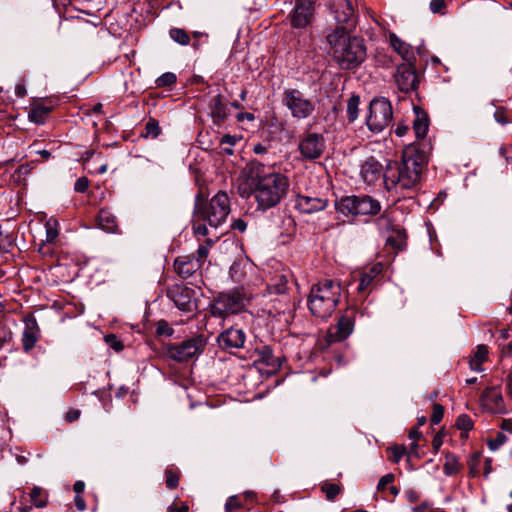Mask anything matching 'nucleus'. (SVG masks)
Here are the masks:
<instances>
[{
	"mask_svg": "<svg viewBox=\"0 0 512 512\" xmlns=\"http://www.w3.org/2000/svg\"><path fill=\"white\" fill-rule=\"evenodd\" d=\"M189 510V507L186 503H182L180 507H177L175 505H170L167 508V512H187Z\"/></svg>",
	"mask_w": 512,
	"mask_h": 512,
	"instance_id": "13d9d810",
	"label": "nucleus"
},
{
	"mask_svg": "<svg viewBox=\"0 0 512 512\" xmlns=\"http://www.w3.org/2000/svg\"><path fill=\"white\" fill-rule=\"evenodd\" d=\"M206 243L207 245L199 246L197 250V257L195 258V260L200 262L201 267L209 254V247L213 245V241L211 239H207Z\"/></svg>",
	"mask_w": 512,
	"mask_h": 512,
	"instance_id": "58836bf2",
	"label": "nucleus"
},
{
	"mask_svg": "<svg viewBox=\"0 0 512 512\" xmlns=\"http://www.w3.org/2000/svg\"><path fill=\"white\" fill-rule=\"evenodd\" d=\"M174 269L182 278H188L196 271L201 269L200 262L195 260L194 256H179L174 261Z\"/></svg>",
	"mask_w": 512,
	"mask_h": 512,
	"instance_id": "a211bd4d",
	"label": "nucleus"
},
{
	"mask_svg": "<svg viewBox=\"0 0 512 512\" xmlns=\"http://www.w3.org/2000/svg\"><path fill=\"white\" fill-rule=\"evenodd\" d=\"M30 501L36 508H44L48 502V495L43 488L35 486L30 492Z\"/></svg>",
	"mask_w": 512,
	"mask_h": 512,
	"instance_id": "c756f323",
	"label": "nucleus"
},
{
	"mask_svg": "<svg viewBox=\"0 0 512 512\" xmlns=\"http://www.w3.org/2000/svg\"><path fill=\"white\" fill-rule=\"evenodd\" d=\"M330 8L338 23H348L354 15L350 0H331Z\"/></svg>",
	"mask_w": 512,
	"mask_h": 512,
	"instance_id": "6ab92c4d",
	"label": "nucleus"
},
{
	"mask_svg": "<svg viewBox=\"0 0 512 512\" xmlns=\"http://www.w3.org/2000/svg\"><path fill=\"white\" fill-rule=\"evenodd\" d=\"M45 230H46L45 241L48 243L54 242L59 235L57 220L50 218L45 224Z\"/></svg>",
	"mask_w": 512,
	"mask_h": 512,
	"instance_id": "2f4dec72",
	"label": "nucleus"
},
{
	"mask_svg": "<svg viewBox=\"0 0 512 512\" xmlns=\"http://www.w3.org/2000/svg\"><path fill=\"white\" fill-rule=\"evenodd\" d=\"M494 118L498 123L502 125H505L509 122L504 108H498L494 113Z\"/></svg>",
	"mask_w": 512,
	"mask_h": 512,
	"instance_id": "09e8293b",
	"label": "nucleus"
},
{
	"mask_svg": "<svg viewBox=\"0 0 512 512\" xmlns=\"http://www.w3.org/2000/svg\"><path fill=\"white\" fill-rule=\"evenodd\" d=\"M316 19L315 2L312 0H295L287 16L290 27L299 33L309 31Z\"/></svg>",
	"mask_w": 512,
	"mask_h": 512,
	"instance_id": "6e6552de",
	"label": "nucleus"
},
{
	"mask_svg": "<svg viewBox=\"0 0 512 512\" xmlns=\"http://www.w3.org/2000/svg\"><path fill=\"white\" fill-rule=\"evenodd\" d=\"M210 110L213 122L217 125L222 124L229 114L227 103L220 94L212 98Z\"/></svg>",
	"mask_w": 512,
	"mask_h": 512,
	"instance_id": "4be33fe9",
	"label": "nucleus"
},
{
	"mask_svg": "<svg viewBox=\"0 0 512 512\" xmlns=\"http://www.w3.org/2000/svg\"><path fill=\"white\" fill-rule=\"evenodd\" d=\"M238 186L241 197H254L257 208L266 211L277 206L287 195L290 181L286 175L252 163L242 172Z\"/></svg>",
	"mask_w": 512,
	"mask_h": 512,
	"instance_id": "f257e3e1",
	"label": "nucleus"
},
{
	"mask_svg": "<svg viewBox=\"0 0 512 512\" xmlns=\"http://www.w3.org/2000/svg\"><path fill=\"white\" fill-rule=\"evenodd\" d=\"M239 140L238 137L236 136H233V135H230V134H225L221 137V140H220V143L222 145L224 144H228L230 146H233L236 144V142Z\"/></svg>",
	"mask_w": 512,
	"mask_h": 512,
	"instance_id": "603ef678",
	"label": "nucleus"
},
{
	"mask_svg": "<svg viewBox=\"0 0 512 512\" xmlns=\"http://www.w3.org/2000/svg\"><path fill=\"white\" fill-rule=\"evenodd\" d=\"M456 426L459 430L469 431L473 427V422L468 415L461 414L456 420Z\"/></svg>",
	"mask_w": 512,
	"mask_h": 512,
	"instance_id": "ea45409f",
	"label": "nucleus"
},
{
	"mask_svg": "<svg viewBox=\"0 0 512 512\" xmlns=\"http://www.w3.org/2000/svg\"><path fill=\"white\" fill-rule=\"evenodd\" d=\"M161 128L157 121L150 119L145 125V133L143 136L156 138L159 136Z\"/></svg>",
	"mask_w": 512,
	"mask_h": 512,
	"instance_id": "e433bc0d",
	"label": "nucleus"
},
{
	"mask_svg": "<svg viewBox=\"0 0 512 512\" xmlns=\"http://www.w3.org/2000/svg\"><path fill=\"white\" fill-rule=\"evenodd\" d=\"M245 332L240 328H229L223 331L218 337L219 346L224 349H239L245 343Z\"/></svg>",
	"mask_w": 512,
	"mask_h": 512,
	"instance_id": "dca6fc26",
	"label": "nucleus"
},
{
	"mask_svg": "<svg viewBox=\"0 0 512 512\" xmlns=\"http://www.w3.org/2000/svg\"><path fill=\"white\" fill-rule=\"evenodd\" d=\"M386 243L396 250H403L406 247V234L404 230L396 229L387 237Z\"/></svg>",
	"mask_w": 512,
	"mask_h": 512,
	"instance_id": "cd10ccee",
	"label": "nucleus"
},
{
	"mask_svg": "<svg viewBox=\"0 0 512 512\" xmlns=\"http://www.w3.org/2000/svg\"><path fill=\"white\" fill-rule=\"evenodd\" d=\"M241 506L237 496H231L226 502V510L229 512L234 509H238Z\"/></svg>",
	"mask_w": 512,
	"mask_h": 512,
	"instance_id": "8fccbe9b",
	"label": "nucleus"
},
{
	"mask_svg": "<svg viewBox=\"0 0 512 512\" xmlns=\"http://www.w3.org/2000/svg\"><path fill=\"white\" fill-rule=\"evenodd\" d=\"M80 417V411L79 410H71L66 414V420L68 422H73L77 420Z\"/></svg>",
	"mask_w": 512,
	"mask_h": 512,
	"instance_id": "e2e57ef3",
	"label": "nucleus"
},
{
	"mask_svg": "<svg viewBox=\"0 0 512 512\" xmlns=\"http://www.w3.org/2000/svg\"><path fill=\"white\" fill-rule=\"evenodd\" d=\"M206 343L207 340L203 335H196L181 343L169 345L166 353L170 359L184 362L202 353Z\"/></svg>",
	"mask_w": 512,
	"mask_h": 512,
	"instance_id": "9b49d317",
	"label": "nucleus"
},
{
	"mask_svg": "<svg viewBox=\"0 0 512 512\" xmlns=\"http://www.w3.org/2000/svg\"><path fill=\"white\" fill-rule=\"evenodd\" d=\"M415 118L413 120V130L418 139H423L429 128V118L426 112L419 108H414Z\"/></svg>",
	"mask_w": 512,
	"mask_h": 512,
	"instance_id": "b1692460",
	"label": "nucleus"
},
{
	"mask_svg": "<svg viewBox=\"0 0 512 512\" xmlns=\"http://www.w3.org/2000/svg\"><path fill=\"white\" fill-rule=\"evenodd\" d=\"M393 480H394V475L393 474L389 473V474L384 475L379 480L377 489L379 491H384L386 489V487L393 482Z\"/></svg>",
	"mask_w": 512,
	"mask_h": 512,
	"instance_id": "de8ad7c7",
	"label": "nucleus"
},
{
	"mask_svg": "<svg viewBox=\"0 0 512 512\" xmlns=\"http://www.w3.org/2000/svg\"><path fill=\"white\" fill-rule=\"evenodd\" d=\"M373 281H374V279H372V276L368 275L366 272H364L360 278V283L357 288L358 292L359 293L366 292L369 289V287L371 286V284L373 283Z\"/></svg>",
	"mask_w": 512,
	"mask_h": 512,
	"instance_id": "a19ab883",
	"label": "nucleus"
},
{
	"mask_svg": "<svg viewBox=\"0 0 512 512\" xmlns=\"http://www.w3.org/2000/svg\"><path fill=\"white\" fill-rule=\"evenodd\" d=\"M282 103L290 111L291 116L297 120L308 119L315 111L312 99L305 97L304 93L298 89H285Z\"/></svg>",
	"mask_w": 512,
	"mask_h": 512,
	"instance_id": "9d476101",
	"label": "nucleus"
},
{
	"mask_svg": "<svg viewBox=\"0 0 512 512\" xmlns=\"http://www.w3.org/2000/svg\"><path fill=\"white\" fill-rule=\"evenodd\" d=\"M445 3L444 0H431L430 2V10L433 13H440L444 8Z\"/></svg>",
	"mask_w": 512,
	"mask_h": 512,
	"instance_id": "3c124183",
	"label": "nucleus"
},
{
	"mask_svg": "<svg viewBox=\"0 0 512 512\" xmlns=\"http://www.w3.org/2000/svg\"><path fill=\"white\" fill-rule=\"evenodd\" d=\"M89 187V180L86 177H80L74 184V190L78 193H84Z\"/></svg>",
	"mask_w": 512,
	"mask_h": 512,
	"instance_id": "a18cd8bd",
	"label": "nucleus"
},
{
	"mask_svg": "<svg viewBox=\"0 0 512 512\" xmlns=\"http://www.w3.org/2000/svg\"><path fill=\"white\" fill-rule=\"evenodd\" d=\"M393 119L391 102L384 98H374L369 105V114L366 124L373 133H380L386 129Z\"/></svg>",
	"mask_w": 512,
	"mask_h": 512,
	"instance_id": "0eeeda50",
	"label": "nucleus"
},
{
	"mask_svg": "<svg viewBox=\"0 0 512 512\" xmlns=\"http://www.w3.org/2000/svg\"><path fill=\"white\" fill-rule=\"evenodd\" d=\"M405 452L406 449L404 447L395 446L391 448L390 460L395 463L399 462L403 455L405 454Z\"/></svg>",
	"mask_w": 512,
	"mask_h": 512,
	"instance_id": "49530a36",
	"label": "nucleus"
},
{
	"mask_svg": "<svg viewBox=\"0 0 512 512\" xmlns=\"http://www.w3.org/2000/svg\"><path fill=\"white\" fill-rule=\"evenodd\" d=\"M250 298L241 288L219 294L210 305L212 316L223 317L227 314L238 313L245 308Z\"/></svg>",
	"mask_w": 512,
	"mask_h": 512,
	"instance_id": "423d86ee",
	"label": "nucleus"
},
{
	"mask_svg": "<svg viewBox=\"0 0 512 512\" xmlns=\"http://www.w3.org/2000/svg\"><path fill=\"white\" fill-rule=\"evenodd\" d=\"M169 296L181 311L192 312L195 309L189 289L177 287L169 292Z\"/></svg>",
	"mask_w": 512,
	"mask_h": 512,
	"instance_id": "aec40b11",
	"label": "nucleus"
},
{
	"mask_svg": "<svg viewBox=\"0 0 512 512\" xmlns=\"http://www.w3.org/2000/svg\"><path fill=\"white\" fill-rule=\"evenodd\" d=\"M74 491L77 493V494H80L84 491V488H85V484L83 481H76L74 483Z\"/></svg>",
	"mask_w": 512,
	"mask_h": 512,
	"instance_id": "69168bd1",
	"label": "nucleus"
},
{
	"mask_svg": "<svg viewBox=\"0 0 512 512\" xmlns=\"http://www.w3.org/2000/svg\"><path fill=\"white\" fill-rule=\"evenodd\" d=\"M382 271V265L380 263H377L373 265L368 272H366L368 275L372 276V279H375Z\"/></svg>",
	"mask_w": 512,
	"mask_h": 512,
	"instance_id": "4d7b16f0",
	"label": "nucleus"
},
{
	"mask_svg": "<svg viewBox=\"0 0 512 512\" xmlns=\"http://www.w3.org/2000/svg\"><path fill=\"white\" fill-rule=\"evenodd\" d=\"M342 292L340 282L324 279L314 284L308 296V308L315 317L326 319L335 311Z\"/></svg>",
	"mask_w": 512,
	"mask_h": 512,
	"instance_id": "39448f33",
	"label": "nucleus"
},
{
	"mask_svg": "<svg viewBox=\"0 0 512 512\" xmlns=\"http://www.w3.org/2000/svg\"><path fill=\"white\" fill-rule=\"evenodd\" d=\"M329 53L341 69L351 70L363 63L366 46L363 39L350 36L343 26H337L326 35Z\"/></svg>",
	"mask_w": 512,
	"mask_h": 512,
	"instance_id": "f03ea898",
	"label": "nucleus"
},
{
	"mask_svg": "<svg viewBox=\"0 0 512 512\" xmlns=\"http://www.w3.org/2000/svg\"><path fill=\"white\" fill-rule=\"evenodd\" d=\"M169 35L175 42L181 45H188L190 42L189 35L183 29L173 28L169 31Z\"/></svg>",
	"mask_w": 512,
	"mask_h": 512,
	"instance_id": "f704fd0d",
	"label": "nucleus"
},
{
	"mask_svg": "<svg viewBox=\"0 0 512 512\" xmlns=\"http://www.w3.org/2000/svg\"><path fill=\"white\" fill-rule=\"evenodd\" d=\"M359 103H360V98H359V96H356V95H353L352 97H350L347 102V115H348V119L350 122L355 121L358 117Z\"/></svg>",
	"mask_w": 512,
	"mask_h": 512,
	"instance_id": "473e14b6",
	"label": "nucleus"
},
{
	"mask_svg": "<svg viewBox=\"0 0 512 512\" xmlns=\"http://www.w3.org/2000/svg\"><path fill=\"white\" fill-rule=\"evenodd\" d=\"M356 310L347 309L338 319L334 326H331L327 332V341L329 343L340 342L348 338L354 330Z\"/></svg>",
	"mask_w": 512,
	"mask_h": 512,
	"instance_id": "ddd939ff",
	"label": "nucleus"
},
{
	"mask_svg": "<svg viewBox=\"0 0 512 512\" xmlns=\"http://www.w3.org/2000/svg\"><path fill=\"white\" fill-rule=\"evenodd\" d=\"M322 491L325 493L328 500L333 501L341 492V487L335 483H325L322 485Z\"/></svg>",
	"mask_w": 512,
	"mask_h": 512,
	"instance_id": "c9c22d12",
	"label": "nucleus"
},
{
	"mask_svg": "<svg viewBox=\"0 0 512 512\" xmlns=\"http://www.w3.org/2000/svg\"><path fill=\"white\" fill-rule=\"evenodd\" d=\"M443 470L444 473L448 476L458 473L460 470V463L458 458L455 455L448 453L445 458Z\"/></svg>",
	"mask_w": 512,
	"mask_h": 512,
	"instance_id": "7c9ffc66",
	"label": "nucleus"
},
{
	"mask_svg": "<svg viewBox=\"0 0 512 512\" xmlns=\"http://www.w3.org/2000/svg\"><path fill=\"white\" fill-rule=\"evenodd\" d=\"M157 333L160 335H162V334L171 335L172 329L168 326V324L166 322H161V323H159V325L157 327Z\"/></svg>",
	"mask_w": 512,
	"mask_h": 512,
	"instance_id": "6e6d98bb",
	"label": "nucleus"
},
{
	"mask_svg": "<svg viewBox=\"0 0 512 512\" xmlns=\"http://www.w3.org/2000/svg\"><path fill=\"white\" fill-rule=\"evenodd\" d=\"M409 438L413 440L414 442L417 441L420 438V432L418 430V427L413 428L409 432Z\"/></svg>",
	"mask_w": 512,
	"mask_h": 512,
	"instance_id": "338daca9",
	"label": "nucleus"
},
{
	"mask_svg": "<svg viewBox=\"0 0 512 512\" xmlns=\"http://www.w3.org/2000/svg\"><path fill=\"white\" fill-rule=\"evenodd\" d=\"M230 213L228 194L219 191L210 200L204 201L198 194L195 200L193 231L196 235L206 236L207 226L217 228L222 225Z\"/></svg>",
	"mask_w": 512,
	"mask_h": 512,
	"instance_id": "7ed1b4c3",
	"label": "nucleus"
},
{
	"mask_svg": "<svg viewBox=\"0 0 512 512\" xmlns=\"http://www.w3.org/2000/svg\"><path fill=\"white\" fill-rule=\"evenodd\" d=\"M38 341L37 324L32 322V326H28L22 335V345L25 351H30Z\"/></svg>",
	"mask_w": 512,
	"mask_h": 512,
	"instance_id": "bb28decb",
	"label": "nucleus"
},
{
	"mask_svg": "<svg viewBox=\"0 0 512 512\" xmlns=\"http://www.w3.org/2000/svg\"><path fill=\"white\" fill-rule=\"evenodd\" d=\"M50 112L51 108L43 105H36L29 111L28 119L35 124H43Z\"/></svg>",
	"mask_w": 512,
	"mask_h": 512,
	"instance_id": "c85d7f7f",
	"label": "nucleus"
},
{
	"mask_svg": "<svg viewBox=\"0 0 512 512\" xmlns=\"http://www.w3.org/2000/svg\"><path fill=\"white\" fill-rule=\"evenodd\" d=\"M480 402L483 409L492 414L506 413L503 396L501 392L494 387H488L482 392Z\"/></svg>",
	"mask_w": 512,
	"mask_h": 512,
	"instance_id": "2eb2a0df",
	"label": "nucleus"
},
{
	"mask_svg": "<svg viewBox=\"0 0 512 512\" xmlns=\"http://www.w3.org/2000/svg\"><path fill=\"white\" fill-rule=\"evenodd\" d=\"M394 80L401 92L408 93L416 89L418 79L413 63L399 65L394 74Z\"/></svg>",
	"mask_w": 512,
	"mask_h": 512,
	"instance_id": "4468645a",
	"label": "nucleus"
},
{
	"mask_svg": "<svg viewBox=\"0 0 512 512\" xmlns=\"http://www.w3.org/2000/svg\"><path fill=\"white\" fill-rule=\"evenodd\" d=\"M177 80V77L172 72H166L158 77L155 81L157 87L171 86Z\"/></svg>",
	"mask_w": 512,
	"mask_h": 512,
	"instance_id": "4c0bfd02",
	"label": "nucleus"
},
{
	"mask_svg": "<svg viewBox=\"0 0 512 512\" xmlns=\"http://www.w3.org/2000/svg\"><path fill=\"white\" fill-rule=\"evenodd\" d=\"M488 359V348L486 345H479L473 357L469 361L470 369L475 372H482V364Z\"/></svg>",
	"mask_w": 512,
	"mask_h": 512,
	"instance_id": "a878e982",
	"label": "nucleus"
},
{
	"mask_svg": "<svg viewBox=\"0 0 512 512\" xmlns=\"http://www.w3.org/2000/svg\"><path fill=\"white\" fill-rule=\"evenodd\" d=\"M506 440V437L503 434H498L496 440L490 443V448L492 450L496 449L500 445H502Z\"/></svg>",
	"mask_w": 512,
	"mask_h": 512,
	"instance_id": "052dcab7",
	"label": "nucleus"
},
{
	"mask_svg": "<svg viewBox=\"0 0 512 512\" xmlns=\"http://www.w3.org/2000/svg\"><path fill=\"white\" fill-rule=\"evenodd\" d=\"M276 282L268 285L270 293L284 294L287 291V278L284 275H279Z\"/></svg>",
	"mask_w": 512,
	"mask_h": 512,
	"instance_id": "72a5a7b5",
	"label": "nucleus"
},
{
	"mask_svg": "<svg viewBox=\"0 0 512 512\" xmlns=\"http://www.w3.org/2000/svg\"><path fill=\"white\" fill-rule=\"evenodd\" d=\"M389 42L393 50L397 52L406 63H413L415 54L411 45L402 41L394 33L389 34Z\"/></svg>",
	"mask_w": 512,
	"mask_h": 512,
	"instance_id": "5701e85b",
	"label": "nucleus"
},
{
	"mask_svg": "<svg viewBox=\"0 0 512 512\" xmlns=\"http://www.w3.org/2000/svg\"><path fill=\"white\" fill-rule=\"evenodd\" d=\"M75 506L80 511H84L86 509V504H85L84 499L78 495L75 497Z\"/></svg>",
	"mask_w": 512,
	"mask_h": 512,
	"instance_id": "0e129e2a",
	"label": "nucleus"
},
{
	"mask_svg": "<svg viewBox=\"0 0 512 512\" xmlns=\"http://www.w3.org/2000/svg\"><path fill=\"white\" fill-rule=\"evenodd\" d=\"M506 392L512 398V376H508L506 380Z\"/></svg>",
	"mask_w": 512,
	"mask_h": 512,
	"instance_id": "774afa93",
	"label": "nucleus"
},
{
	"mask_svg": "<svg viewBox=\"0 0 512 512\" xmlns=\"http://www.w3.org/2000/svg\"><path fill=\"white\" fill-rule=\"evenodd\" d=\"M444 409L440 404L433 405L432 415L430 421L432 425H437L443 418Z\"/></svg>",
	"mask_w": 512,
	"mask_h": 512,
	"instance_id": "79ce46f5",
	"label": "nucleus"
},
{
	"mask_svg": "<svg viewBox=\"0 0 512 512\" xmlns=\"http://www.w3.org/2000/svg\"><path fill=\"white\" fill-rule=\"evenodd\" d=\"M98 226L107 232H115L117 229L116 217L108 210L101 209L97 217Z\"/></svg>",
	"mask_w": 512,
	"mask_h": 512,
	"instance_id": "393cba45",
	"label": "nucleus"
},
{
	"mask_svg": "<svg viewBox=\"0 0 512 512\" xmlns=\"http://www.w3.org/2000/svg\"><path fill=\"white\" fill-rule=\"evenodd\" d=\"M325 148L326 142L324 136L316 132L305 133L298 145L301 156L307 160L320 158Z\"/></svg>",
	"mask_w": 512,
	"mask_h": 512,
	"instance_id": "f8f14e48",
	"label": "nucleus"
},
{
	"mask_svg": "<svg viewBox=\"0 0 512 512\" xmlns=\"http://www.w3.org/2000/svg\"><path fill=\"white\" fill-rule=\"evenodd\" d=\"M232 228L240 232H244L247 228V224L243 219L238 218L233 221Z\"/></svg>",
	"mask_w": 512,
	"mask_h": 512,
	"instance_id": "5fc2aeb1",
	"label": "nucleus"
},
{
	"mask_svg": "<svg viewBox=\"0 0 512 512\" xmlns=\"http://www.w3.org/2000/svg\"><path fill=\"white\" fill-rule=\"evenodd\" d=\"M336 207L340 213L353 216L376 215L381 209L380 203L370 196H348L342 198Z\"/></svg>",
	"mask_w": 512,
	"mask_h": 512,
	"instance_id": "1a4fd4ad",
	"label": "nucleus"
},
{
	"mask_svg": "<svg viewBox=\"0 0 512 512\" xmlns=\"http://www.w3.org/2000/svg\"><path fill=\"white\" fill-rule=\"evenodd\" d=\"M106 343L113 348L115 351L119 352L123 349V344L114 334H109L105 337Z\"/></svg>",
	"mask_w": 512,
	"mask_h": 512,
	"instance_id": "c03bdc74",
	"label": "nucleus"
},
{
	"mask_svg": "<svg viewBox=\"0 0 512 512\" xmlns=\"http://www.w3.org/2000/svg\"><path fill=\"white\" fill-rule=\"evenodd\" d=\"M296 205L301 212L310 214L325 209L327 202L318 197L299 196Z\"/></svg>",
	"mask_w": 512,
	"mask_h": 512,
	"instance_id": "412c9836",
	"label": "nucleus"
},
{
	"mask_svg": "<svg viewBox=\"0 0 512 512\" xmlns=\"http://www.w3.org/2000/svg\"><path fill=\"white\" fill-rule=\"evenodd\" d=\"M255 119L254 114L249 112H241L237 114V120L242 122L244 120L253 121Z\"/></svg>",
	"mask_w": 512,
	"mask_h": 512,
	"instance_id": "680f3d73",
	"label": "nucleus"
},
{
	"mask_svg": "<svg viewBox=\"0 0 512 512\" xmlns=\"http://www.w3.org/2000/svg\"><path fill=\"white\" fill-rule=\"evenodd\" d=\"M360 176L364 182L372 185L384 178L383 167L379 161L369 157L363 161L360 167Z\"/></svg>",
	"mask_w": 512,
	"mask_h": 512,
	"instance_id": "f3484780",
	"label": "nucleus"
},
{
	"mask_svg": "<svg viewBox=\"0 0 512 512\" xmlns=\"http://www.w3.org/2000/svg\"><path fill=\"white\" fill-rule=\"evenodd\" d=\"M409 131V126L404 124V123H398L395 130H394V133L398 136V137H403L404 135H406V133Z\"/></svg>",
	"mask_w": 512,
	"mask_h": 512,
	"instance_id": "864d4df0",
	"label": "nucleus"
},
{
	"mask_svg": "<svg viewBox=\"0 0 512 512\" xmlns=\"http://www.w3.org/2000/svg\"><path fill=\"white\" fill-rule=\"evenodd\" d=\"M423 159L413 151H406L400 162L387 164L384 172V182L390 189L410 190L420 182L423 170Z\"/></svg>",
	"mask_w": 512,
	"mask_h": 512,
	"instance_id": "20e7f679",
	"label": "nucleus"
},
{
	"mask_svg": "<svg viewBox=\"0 0 512 512\" xmlns=\"http://www.w3.org/2000/svg\"><path fill=\"white\" fill-rule=\"evenodd\" d=\"M442 444H443L442 436L440 434L435 435L432 440V446L435 450V453L438 452V450L440 449Z\"/></svg>",
	"mask_w": 512,
	"mask_h": 512,
	"instance_id": "bf43d9fd",
	"label": "nucleus"
},
{
	"mask_svg": "<svg viewBox=\"0 0 512 512\" xmlns=\"http://www.w3.org/2000/svg\"><path fill=\"white\" fill-rule=\"evenodd\" d=\"M166 485L169 489H174L178 486L179 477L172 470L167 469L166 472Z\"/></svg>",
	"mask_w": 512,
	"mask_h": 512,
	"instance_id": "37998d69",
	"label": "nucleus"
}]
</instances>
